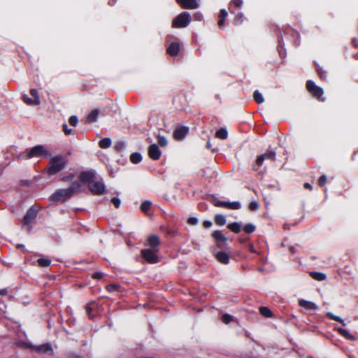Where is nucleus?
Instances as JSON below:
<instances>
[{"label":"nucleus","mask_w":358,"mask_h":358,"mask_svg":"<svg viewBox=\"0 0 358 358\" xmlns=\"http://www.w3.org/2000/svg\"><path fill=\"white\" fill-rule=\"evenodd\" d=\"M80 182L88 184L90 190L93 194L100 195L105 191V186L101 180H98L93 171H84L80 175Z\"/></svg>","instance_id":"1"},{"label":"nucleus","mask_w":358,"mask_h":358,"mask_svg":"<svg viewBox=\"0 0 358 358\" xmlns=\"http://www.w3.org/2000/svg\"><path fill=\"white\" fill-rule=\"evenodd\" d=\"M80 188L81 182L79 181L74 182L69 188L56 190L50 196V199L52 201H64L71 198L73 194L79 193Z\"/></svg>","instance_id":"2"},{"label":"nucleus","mask_w":358,"mask_h":358,"mask_svg":"<svg viewBox=\"0 0 358 358\" xmlns=\"http://www.w3.org/2000/svg\"><path fill=\"white\" fill-rule=\"evenodd\" d=\"M66 164V161L63 156H55L50 159L46 170L50 175H55L62 171Z\"/></svg>","instance_id":"3"},{"label":"nucleus","mask_w":358,"mask_h":358,"mask_svg":"<svg viewBox=\"0 0 358 358\" xmlns=\"http://www.w3.org/2000/svg\"><path fill=\"white\" fill-rule=\"evenodd\" d=\"M190 22V15L187 12L179 14L173 21L172 27L174 28L186 27Z\"/></svg>","instance_id":"4"},{"label":"nucleus","mask_w":358,"mask_h":358,"mask_svg":"<svg viewBox=\"0 0 358 358\" xmlns=\"http://www.w3.org/2000/svg\"><path fill=\"white\" fill-rule=\"evenodd\" d=\"M159 249H143L141 255L149 264H156L159 262Z\"/></svg>","instance_id":"5"},{"label":"nucleus","mask_w":358,"mask_h":358,"mask_svg":"<svg viewBox=\"0 0 358 358\" xmlns=\"http://www.w3.org/2000/svg\"><path fill=\"white\" fill-rule=\"evenodd\" d=\"M50 152L42 145H36L32 148L27 155V158H32L34 157H48L50 156Z\"/></svg>","instance_id":"6"},{"label":"nucleus","mask_w":358,"mask_h":358,"mask_svg":"<svg viewBox=\"0 0 358 358\" xmlns=\"http://www.w3.org/2000/svg\"><path fill=\"white\" fill-rule=\"evenodd\" d=\"M275 159V152L273 151H267L263 155L257 157L255 163L253 165L255 170H258L262 166L264 161L274 162Z\"/></svg>","instance_id":"7"},{"label":"nucleus","mask_w":358,"mask_h":358,"mask_svg":"<svg viewBox=\"0 0 358 358\" xmlns=\"http://www.w3.org/2000/svg\"><path fill=\"white\" fill-rule=\"evenodd\" d=\"M306 88L314 97L320 101L324 100V99L322 97L324 93L323 90L321 87L317 86L312 80L307 81Z\"/></svg>","instance_id":"8"},{"label":"nucleus","mask_w":358,"mask_h":358,"mask_svg":"<svg viewBox=\"0 0 358 358\" xmlns=\"http://www.w3.org/2000/svg\"><path fill=\"white\" fill-rule=\"evenodd\" d=\"M30 95L31 97L25 94L23 95V100L25 103L30 106H38L41 103L40 96L36 90H30Z\"/></svg>","instance_id":"9"},{"label":"nucleus","mask_w":358,"mask_h":358,"mask_svg":"<svg viewBox=\"0 0 358 358\" xmlns=\"http://www.w3.org/2000/svg\"><path fill=\"white\" fill-rule=\"evenodd\" d=\"M213 204L217 207H223L229 209L238 210L241 208V203L238 201L228 202L214 199Z\"/></svg>","instance_id":"10"},{"label":"nucleus","mask_w":358,"mask_h":358,"mask_svg":"<svg viewBox=\"0 0 358 358\" xmlns=\"http://www.w3.org/2000/svg\"><path fill=\"white\" fill-rule=\"evenodd\" d=\"M148 155L153 160H157L162 155V152L156 144H152L148 148Z\"/></svg>","instance_id":"11"},{"label":"nucleus","mask_w":358,"mask_h":358,"mask_svg":"<svg viewBox=\"0 0 358 358\" xmlns=\"http://www.w3.org/2000/svg\"><path fill=\"white\" fill-rule=\"evenodd\" d=\"M176 1L185 9H195L199 7L196 0H176Z\"/></svg>","instance_id":"12"},{"label":"nucleus","mask_w":358,"mask_h":358,"mask_svg":"<svg viewBox=\"0 0 358 358\" xmlns=\"http://www.w3.org/2000/svg\"><path fill=\"white\" fill-rule=\"evenodd\" d=\"M188 128L186 127H180L173 132V136L177 141H181L185 138L188 133Z\"/></svg>","instance_id":"13"},{"label":"nucleus","mask_w":358,"mask_h":358,"mask_svg":"<svg viewBox=\"0 0 358 358\" xmlns=\"http://www.w3.org/2000/svg\"><path fill=\"white\" fill-rule=\"evenodd\" d=\"M159 244L160 240L157 236L151 235L148 238L147 245L150 247L149 249H159Z\"/></svg>","instance_id":"14"},{"label":"nucleus","mask_w":358,"mask_h":358,"mask_svg":"<svg viewBox=\"0 0 358 358\" xmlns=\"http://www.w3.org/2000/svg\"><path fill=\"white\" fill-rule=\"evenodd\" d=\"M217 262L223 264H227L229 262V256L225 252H218L215 255Z\"/></svg>","instance_id":"15"},{"label":"nucleus","mask_w":358,"mask_h":358,"mask_svg":"<svg viewBox=\"0 0 358 358\" xmlns=\"http://www.w3.org/2000/svg\"><path fill=\"white\" fill-rule=\"evenodd\" d=\"M36 212L32 209L30 208L27 210L26 215L24 217V224H29L36 217Z\"/></svg>","instance_id":"16"},{"label":"nucleus","mask_w":358,"mask_h":358,"mask_svg":"<svg viewBox=\"0 0 358 358\" xmlns=\"http://www.w3.org/2000/svg\"><path fill=\"white\" fill-rule=\"evenodd\" d=\"M299 304L300 306L307 310H317L318 308L317 306L313 302L306 301L304 299L299 300Z\"/></svg>","instance_id":"17"},{"label":"nucleus","mask_w":358,"mask_h":358,"mask_svg":"<svg viewBox=\"0 0 358 358\" xmlns=\"http://www.w3.org/2000/svg\"><path fill=\"white\" fill-rule=\"evenodd\" d=\"M180 50V44L177 42H173L170 44L167 48V52L171 55H176Z\"/></svg>","instance_id":"18"},{"label":"nucleus","mask_w":358,"mask_h":358,"mask_svg":"<svg viewBox=\"0 0 358 358\" xmlns=\"http://www.w3.org/2000/svg\"><path fill=\"white\" fill-rule=\"evenodd\" d=\"M212 236L218 243H225L227 241V238L219 230L215 231L212 234Z\"/></svg>","instance_id":"19"},{"label":"nucleus","mask_w":358,"mask_h":358,"mask_svg":"<svg viewBox=\"0 0 358 358\" xmlns=\"http://www.w3.org/2000/svg\"><path fill=\"white\" fill-rule=\"evenodd\" d=\"M99 115V110L98 109H94L92 110L87 117V121L89 123L94 122L96 120L98 116Z\"/></svg>","instance_id":"20"},{"label":"nucleus","mask_w":358,"mask_h":358,"mask_svg":"<svg viewBox=\"0 0 358 358\" xmlns=\"http://www.w3.org/2000/svg\"><path fill=\"white\" fill-rule=\"evenodd\" d=\"M310 275L315 280L323 281L326 280L327 276L324 273L320 272H310Z\"/></svg>","instance_id":"21"},{"label":"nucleus","mask_w":358,"mask_h":358,"mask_svg":"<svg viewBox=\"0 0 358 358\" xmlns=\"http://www.w3.org/2000/svg\"><path fill=\"white\" fill-rule=\"evenodd\" d=\"M337 330L345 338L350 340V341L356 340V338L353 335L350 334L347 330L342 329V328H338Z\"/></svg>","instance_id":"22"},{"label":"nucleus","mask_w":358,"mask_h":358,"mask_svg":"<svg viewBox=\"0 0 358 358\" xmlns=\"http://www.w3.org/2000/svg\"><path fill=\"white\" fill-rule=\"evenodd\" d=\"M215 136L220 139H226L228 136V133L226 129L221 128L215 132Z\"/></svg>","instance_id":"23"},{"label":"nucleus","mask_w":358,"mask_h":358,"mask_svg":"<svg viewBox=\"0 0 358 358\" xmlns=\"http://www.w3.org/2000/svg\"><path fill=\"white\" fill-rule=\"evenodd\" d=\"M111 140L108 138H105L99 141V145L101 148L106 149L110 146Z\"/></svg>","instance_id":"24"},{"label":"nucleus","mask_w":358,"mask_h":358,"mask_svg":"<svg viewBox=\"0 0 358 358\" xmlns=\"http://www.w3.org/2000/svg\"><path fill=\"white\" fill-rule=\"evenodd\" d=\"M227 227L236 234H238L241 231V224L238 222H233L228 224Z\"/></svg>","instance_id":"25"},{"label":"nucleus","mask_w":358,"mask_h":358,"mask_svg":"<svg viewBox=\"0 0 358 358\" xmlns=\"http://www.w3.org/2000/svg\"><path fill=\"white\" fill-rule=\"evenodd\" d=\"M142 159V156L138 152L132 153L130 156V160L133 164H137Z\"/></svg>","instance_id":"26"},{"label":"nucleus","mask_w":358,"mask_h":358,"mask_svg":"<svg viewBox=\"0 0 358 358\" xmlns=\"http://www.w3.org/2000/svg\"><path fill=\"white\" fill-rule=\"evenodd\" d=\"M215 222L219 226H223L226 223L225 217L222 215H217L215 217Z\"/></svg>","instance_id":"27"},{"label":"nucleus","mask_w":358,"mask_h":358,"mask_svg":"<svg viewBox=\"0 0 358 358\" xmlns=\"http://www.w3.org/2000/svg\"><path fill=\"white\" fill-rule=\"evenodd\" d=\"M37 350L42 352H52V349L50 345L44 344L37 347Z\"/></svg>","instance_id":"28"},{"label":"nucleus","mask_w":358,"mask_h":358,"mask_svg":"<svg viewBox=\"0 0 358 358\" xmlns=\"http://www.w3.org/2000/svg\"><path fill=\"white\" fill-rule=\"evenodd\" d=\"M253 98L255 99V101L257 103H262L264 102V97L262 96V94L257 90H256L255 92H254V94H253Z\"/></svg>","instance_id":"29"},{"label":"nucleus","mask_w":358,"mask_h":358,"mask_svg":"<svg viewBox=\"0 0 358 358\" xmlns=\"http://www.w3.org/2000/svg\"><path fill=\"white\" fill-rule=\"evenodd\" d=\"M259 312L263 316L266 317H270L272 315L271 311L267 307H260Z\"/></svg>","instance_id":"30"},{"label":"nucleus","mask_w":358,"mask_h":358,"mask_svg":"<svg viewBox=\"0 0 358 358\" xmlns=\"http://www.w3.org/2000/svg\"><path fill=\"white\" fill-rule=\"evenodd\" d=\"M151 205L152 203L150 201H145L141 205V210L143 212L146 213L150 208Z\"/></svg>","instance_id":"31"},{"label":"nucleus","mask_w":358,"mask_h":358,"mask_svg":"<svg viewBox=\"0 0 358 358\" xmlns=\"http://www.w3.org/2000/svg\"><path fill=\"white\" fill-rule=\"evenodd\" d=\"M234 320V317L229 314H224L221 317V321L224 324H229Z\"/></svg>","instance_id":"32"},{"label":"nucleus","mask_w":358,"mask_h":358,"mask_svg":"<svg viewBox=\"0 0 358 358\" xmlns=\"http://www.w3.org/2000/svg\"><path fill=\"white\" fill-rule=\"evenodd\" d=\"M50 260L48 259L41 258L38 259V264L41 266L46 267L50 264Z\"/></svg>","instance_id":"33"},{"label":"nucleus","mask_w":358,"mask_h":358,"mask_svg":"<svg viewBox=\"0 0 358 358\" xmlns=\"http://www.w3.org/2000/svg\"><path fill=\"white\" fill-rule=\"evenodd\" d=\"M243 230L247 234H250L255 230V227L252 224L249 223L243 227Z\"/></svg>","instance_id":"34"},{"label":"nucleus","mask_w":358,"mask_h":358,"mask_svg":"<svg viewBox=\"0 0 358 358\" xmlns=\"http://www.w3.org/2000/svg\"><path fill=\"white\" fill-rule=\"evenodd\" d=\"M243 14L240 13L236 16L235 19L234 20V24L235 25H238V24H241L243 22Z\"/></svg>","instance_id":"35"},{"label":"nucleus","mask_w":358,"mask_h":358,"mask_svg":"<svg viewBox=\"0 0 358 358\" xmlns=\"http://www.w3.org/2000/svg\"><path fill=\"white\" fill-rule=\"evenodd\" d=\"M327 316H328V317H329L331 319L334 320H336V321H338V322H341L342 324L345 325V323L344 320H343L341 317H338V316H336V315H334V314H332L331 313H327Z\"/></svg>","instance_id":"36"},{"label":"nucleus","mask_w":358,"mask_h":358,"mask_svg":"<svg viewBox=\"0 0 358 358\" xmlns=\"http://www.w3.org/2000/svg\"><path fill=\"white\" fill-rule=\"evenodd\" d=\"M157 138H158V143L162 147H165V146L167 145L168 141H167V139L164 136H158Z\"/></svg>","instance_id":"37"},{"label":"nucleus","mask_w":358,"mask_h":358,"mask_svg":"<svg viewBox=\"0 0 358 358\" xmlns=\"http://www.w3.org/2000/svg\"><path fill=\"white\" fill-rule=\"evenodd\" d=\"M69 121L71 126L76 127L78 124V120L76 115H72L70 117Z\"/></svg>","instance_id":"38"},{"label":"nucleus","mask_w":358,"mask_h":358,"mask_svg":"<svg viewBox=\"0 0 358 358\" xmlns=\"http://www.w3.org/2000/svg\"><path fill=\"white\" fill-rule=\"evenodd\" d=\"M250 210L255 211L259 208V203L257 201H252L249 204Z\"/></svg>","instance_id":"39"},{"label":"nucleus","mask_w":358,"mask_h":358,"mask_svg":"<svg viewBox=\"0 0 358 358\" xmlns=\"http://www.w3.org/2000/svg\"><path fill=\"white\" fill-rule=\"evenodd\" d=\"M119 285L116 284H111L107 286V289L110 292L116 291L118 289Z\"/></svg>","instance_id":"40"},{"label":"nucleus","mask_w":358,"mask_h":358,"mask_svg":"<svg viewBox=\"0 0 358 358\" xmlns=\"http://www.w3.org/2000/svg\"><path fill=\"white\" fill-rule=\"evenodd\" d=\"M327 176L325 175H323L320 178H319V180H318V183L320 186H323L324 185V184L326 183L327 182Z\"/></svg>","instance_id":"41"},{"label":"nucleus","mask_w":358,"mask_h":358,"mask_svg":"<svg viewBox=\"0 0 358 358\" xmlns=\"http://www.w3.org/2000/svg\"><path fill=\"white\" fill-rule=\"evenodd\" d=\"M113 204L115 206V208H119L120 206V200L117 197H113L111 200Z\"/></svg>","instance_id":"42"},{"label":"nucleus","mask_w":358,"mask_h":358,"mask_svg":"<svg viewBox=\"0 0 358 358\" xmlns=\"http://www.w3.org/2000/svg\"><path fill=\"white\" fill-rule=\"evenodd\" d=\"M63 131L66 135H70L72 133V129H69L68 126L66 124H63Z\"/></svg>","instance_id":"43"},{"label":"nucleus","mask_w":358,"mask_h":358,"mask_svg":"<svg viewBox=\"0 0 358 358\" xmlns=\"http://www.w3.org/2000/svg\"><path fill=\"white\" fill-rule=\"evenodd\" d=\"M187 222L191 225H195L197 224L198 220L196 217H189Z\"/></svg>","instance_id":"44"},{"label":"nucleus","mask_w":358,"mask_h":358,"mask_svg":"<svg viewBox=\"0 0 358 358\" xmlns=\"http://www.w3.org/2000/svg\"><path fill=\"white\" fill-rule=\"evenodd\" d=\"M231 3L234 4L236 7H241L243 4L242 0H233Z\"/></svg>","instance_id":"45"},{"label":"nucleus","mask_w":358,"mask_h":358,"mask_svg":"<svg viewBox=\"0 0 358 358\" xmlns=\"http://www.w3.org/2000/svg\"><path fill=\"white\" fill-rule=\"evenodd\" d=\"M92 277L95 279H101L103 277V273L101 272H96L93 274Z\"/></svg>","instance_id":"46"},{"label":"nucleus","mask_w":358,"mask_h":358,"mask_svg":"<svg viewBox=\"0 0 358 358\" xmlns=\"http://www.w3.org/2000/svg\"><path fill=\"white\" fill-rule=\"evenodd\" d=\"M227 16V12L224 9H222L220 13L219 17L225 18Z\"/></svg>","instance_id":"47"},{"label":"nucleus","mask_w":358,"mask_h":358,"mask_svg":"<svg viewBox=\"0 0 358 358\" xmlns=\"http://www.w3.org/2000/svg\"><path fill=\"white\" fill-rule=\"evenodd\" d=\"M203 225L206 228H210L212 226V222L209 220H206L203 222Z\"/></svg>","instance_id":"48"},{"label":"nucleus","mask_w":358,"mask_h":358,"mask_svg":"<svg viewBox=\"0 0 358 358\" xmlns=\"http://www.w3.org/2000/svg\"><path fill=\"white\" fill-rule=\"evenodd\" d=\"M225 18L219 17L218 25L221 27H223Z\"/></svg>","instance_id":"49"},{"label":"nucleus","mask_w":358,"mask_h":358,"mask_svg":"<svg viewBox=\"0 0 358 358\" xmlns=\"http://www.w3.org/2000/svg\"><path fill=\"white\" fill-rule=\"evenodd\" d=\"M304 187H305L306 188H307V189H310V190H311V189H312V186H311V185H310V184H309V183H308V182H306V183H305V184H304Z\"/></svg>","instance_id":"50"},{"label":"nucleus","mask_w":358,"mask_h":358,"mask_svg":"<svg viewBox=\"0 0 358 358\" xmlns=\"http://www.w3.org/2000/svg\"><path fill=\"white\" fill-rule=\"evenodd\" d=\"M7 293L6 290V289H1L0 290V295H2V296H4L6 295Z\"/></svg>","instance_id":"51"},{"label":"nucleus","mask_w":358,"mask_h":358,"mask_svg":"<svg viewBox=\"0 0 358 358\" xmlns=\"http://www.w3.org/2000/svg\"><path fill=\"white\" fill-rule=\"evenodd\" d=\"M201 17V16H200V14H195V15H194V17H195V19H196V20H201V17Z\"/></svg>","instance_id":"52"},{"label":"nucleus","mask_w":358,"mask_h":358,"mask_svg":"<svg viewBox=\"0 0 358 358\" xmlns=\"http://www.w3.org/2000/svg\"><path fill=\"white\" fill-rule=\"evenodd\" d=\"M250 250L252 252H256L255 250L254 249V247L252 245H250Z\"/></svg>","instance_id":"53"},{"label":"nucleus","mask_w":358,"mask_h":358,"mask_svg":"<svg viewBox=\"0 0 358 358\" xmlns=\"http://www.w3.org/2000/svg\"><path fill=\"white\" fill-rule=\"evenodd\" d=\"M92 310V308L90 306L86 307V311L90 314V311Z\"/></svg>","instance_id":"54"},{"label":"nucleus","mask_w":358,"mask_h":358,"mask_svg":"<svg viewBox=\"0 0 358 358\" xmlns=\"http://www.w3.org/2000/svg\"><path fill=\"white\" fill-rule=\"evenodd\" d=\"M123 147V144L122 143H119L117 145V149H120Z\"/></svg>","instance_id":"55"},{"label":"nucleus","mask_w":358,"mask_h":358,"mask_svg":"<svg viewBox=\"0 0 358 358\" xmlns=\"http://www.w3.org/2000/svg\"><path fill=\"white\" fill-rule=\"evenodd\" d=\"M207 147L210 148V143L209 142L207 143Z\"/></svg>","instance_id":"56"},{"label":"nucleus","mask_w":358,"mask_h":358,"mask_svg":"<svg viewBox=\"0 0 358 358\" xmlns=\"http://www.w3.org/2000/svg\"><path fill=\"white\" fill-rule=\"evenodd\" d=\"M67 179H68V178H64L63 180H66Z\"/></svg>","instance_id":"57"}]
</instances>
